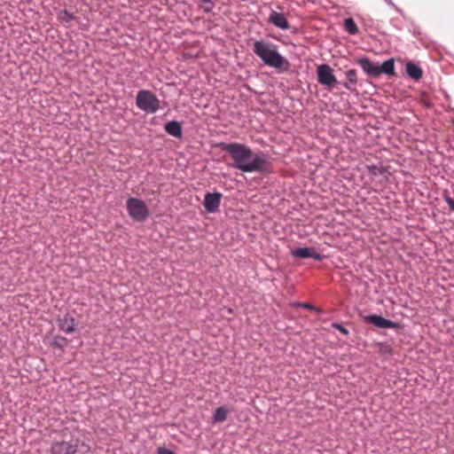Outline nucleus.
<instances>
[{
    "instance_id": "1",
    "label": "nucleus",
    "mask_w": 454,
    "mask_h": 454,
    "mask_svg": "<svg viewBox=\"0 0 454 454\" xmlns=\"http://www.w3.org/2000/svg\"><path fill=\"white\" fill-rule=\"evenodd\" d=\"M220 147L228 153L233 163L231 167L242 172L269 173L272 164L269 157L263 153H254L248 146L240 143H222Z\"/></svg>"
},
{
    "instance_id": "2",
    "label": "nucleus",
    "mask_w": 454,
    "mask_h": 454,
    "mask_svg": "<svg viewBox=\"0 0 454 454\" xmlns=\"http://www.w3.org/2000/svg\"><path fill=\"white\" fill-rule=\"evenodd\" d=\"M253 51L269 67L280 68L284 64H287V61L276 51L273 44L256 41L254 43Z\"/></svg>"
},
{
    "instance_id": "3",
    "label": "nucleus",
    "mask_w": 454,
    "mask_h": 454,
    "mask_svg": "<svg viewBox=\"0 0 454 454\" xmlns=\"http://www.w3.org/2000/svg\"><path fill=\"white\" fill-rule=\"evenodd\" d=\"M137 106L150 114L156 113L160 108V100L150 90H139L136 98Z\"/></svg>"
},
{
    "instance_id": "4",
    "label": "nucleus",
    "mask_w": 454,
    "mask_h": 454,
    "mask_svg": "<svg viewBox=\"0 0 454 454\" xmlns=\"http://www.w3.org/2000/svg\"><path fill=\"white\" fill-rule=\"evenodd\" d=\"M126 206L129 216L135 221L144 222L149 216L147 206L139 199L129 198Z\"/></svg>"
},
{
    "instance_id": "5",
    "label": "nucleus",
    "mask_w": 454,
    "mask_h": 454,
    "mask_svg": "<svg viewBox=\"0 0 454 454\" xmlns=\"http://www.w3.org/2000/svg\"><path fill=\"white\" fill-rule=\"evenodd\" d=\"M317 82L328 90H332L338 83L333 68L326 64L319 65L317 68Z\"/></svg>"
},
{
    "instance_id": "6",
    "label": "nucleus",
    "mask_w": 454,
    "mask_h": 454,
    "mask_svg": "<svg viewBox=\"0 0 454 454\" xmlns=\"http://www.w3.org/2000/svg\"><path fill=\"white\" fill-rule=\"evenodd\" d=\"M77 439L70 441H56L51 443L49 453L50 454H76L78 450Z\"/></svg>"
},
{
    "instance_id": "7",
    "label": "nucleus",
    "mask_w": 454,
    "mask_h": 454,
    "mask_svg": "<svg viewBox=\"0 0 454 454\" xmlns=\"http://www.w3.org/2000/svg\"><path fill=\"white\" fill-rule=\"evenodd\" d=\"M222 194L219 192L207 193L204 199V207L209 213H215L218 210L221 203Z\"/></svg>"
},
{
    "instance_id": "8",
    "label": "nucleus",
    "mask_w": 454,
    "mask_h": 454,
    "mask_svg": "<svg viewBox=\"0 0 454 454\" xmlns=\"http://www.w3.org/2000/svg\"><path fill=\"white\" fill-rule=\"evenodd\" d=\"M297 258H313L317 261L322 260V255L316 252L312 247H297L292 252Z\"/></svg>"
},
{
    "instance_id": "9",
    "label": "nucleus",
    "mask_w": 454,
    "mask_h": 454,
    "mask_svg": "<svg viewBox=\"0 0 454 454\" xmlns=\"http://www.w3.org/2000/svg\"><path fill=\"white\" fill-rule=\"evenodd\" d=\"M364 321L379 328H393L395 326V323L387 320L381 316L378 315H370L364 317Z\"/></svg>"
},
{
    "instance_id": "10",
    "label": "nucleus",
    "mask_w": 454,
    "mask_h": 454,
    "mask_svg": "<svg viewBox=\"0 0 454 454\" xmlns=\"http://www.w3.org/2000/svg\"><path fill=\"white\" fill-rule=\"evenodd\" d=\"M269 22L284 30L290 27L286 16L283 13L278 12L276 11H272L270 12L269 16Z\"/></svg>"
},
{
    "instance_id": "11",
    "label": "nucleus",
    "mask_w": 454,
    "mask_h": 454,
    "mask_svg": "<svg viewBox=\"0 0 454 454\" xmlns=\"http://www.w3.org/2000/svg\"><path fill=\"white\" fill-rule=\"evenodd\" d=\"M358 64L364 71L371 76L377 77L380 75L379 67L370 61L367 58L358 59Z\"/></svg>"
},
{
    "instance_id": "12",
    "label": "nucleus",
    "mask_w": 454,
    "mask_h": 454,
    "mask_svg": "<svg viewBox=\"0 0 454 454\" xmlns=\"http://www.w3.org/2000/svg\"><path fill=\"white\" fill-rule=\"evenodd\" d=\"M59 326L62 332L66 333H71L74 331V318L72 317L65 316L63 318L59 319Z\"/></svg>"
},
{
    "instance_id": "13",
    "label": "nucleus",
    "mask_w": 454,
    "mask_h": 454,
    "mask_svg": "<svg viewBox=\"0 0 454 454\" xmlns=\"http://www.w3.org/2000/svg\"><path fill=\"white\" fill-rule=\"evenodd\" d=\"M165 131L175 137H180L182 136L181 124L176 121H168L165 124Z\"/></svg>"
},
{
    "instance_id": "14",
    "label": "nucleus",
    "mask_w": 454,
    "mask_h": 454,
    "mask_svg": "<svg viewBox=\"0 0 454 454\" xmlns=\"http://www.w3.org/2000/svg\"><path fill=\"white\" fill-rule=\"evenodd\" d=\"M347 81L343 83V86L352 90V86H355L357 83V73L355 69H350L346 73Z\"/></svg>"
},
{
    "instance_id": "15",
    "label": "nucleus",
    "mask_w": 454,
    "mask_h": 454,
    "mask_svg": "<svg viewBox=\"0 0 454 454\" xmlns=\"http://www.w3.org/2000/svg\"><path fill=\"white\" fill-rule=\"evenodd\" d=\"M406 72L408 75L415 80H419L422 77V70L414 63L409 62L406 65Z\"/></svg>"
},
{
    "instance_id": "16",
    "label": "nucleus",
    "mask_w": 454,
    "mask_h": 454,
    "mask_svg": "<svg viewBox=\"0 0 454 454\" xmlns=\"http://www.w3.org/2000/svg\"><path fill=\"white\" fill-rule=\"evenodd\" d=\"M229 412L230 411L226 407L222 406L217 408L213 416L214 422L221 423L225 421Z\"/></svg>"
},
{
    "instance_id": "17",
    "label": "nucleus",
    "mask_w": 454,
    "mask_h": 454,
    "mask_svg": "<svg viewBox=\"0 0 454 454\" xmlns=\"http://www.w3.org/2000/svg\"><path fill=\"white\" fill-rule=\"evenodd\" d=\"M344 28L350 35H356L358 27L352 18H348L344 20Z\"/></svg>"
},
{
    "instance_id": "18",
    "label": "nucleus",
    "mask_w": 454,
    "mask_h": 454,
    "mask_svg": "<svg viewBox=\"0 0 454 454\" xmlns=\"http://www.w3.org/2000/svg\"><path fill=\"white\" fill-rule=\"evenodd\" d=\"M380 74L381 73L387 74H393L395 73V65L393 60L385 61L380 67H379Z\"/></svg>"
},
{
    "instance_id": "19",
    "label": "nucleus",
    "mask_w": 454,
    "mask_h": 454,
    "mask_svg": "<svg viewBox=\"0 0 454 454\" xmlns=\"http://www.w3.org/2000/svg\"><path fill=\"white\" fill-rule=\"evenodd\" d=\"M67 339L61 336H56L53 339L52 346L55 348H59L60 349H64L67 347Z\"/></svg>"
},
{
    "instance_id": "20",
    "label": "nucleus",
    "mask_w": 454,
    "mask_h": 454,
    "mask_svg": "<svg viewBox=\"0 0 454 454\" xmlns=\"http://www.w3.org/2000/svg\"><path fill=\"white\" fill-rule=\"evenodd\" d=\"M333 326L334 328H336L337 330H339L340 333H342L345 335H347L348 333V331L344 326H342L340 324L335 323V324L333 325Z\"/></svg>"
},
{
    "instance_id": "21",
    "label": "nucleus",
    "mask_w": 454,
    "mask_h": 454,
    "mask_svg": "<svg viewBox=\"0 0 454 454\" xmlns=\"http://www.w3.org/2000/svg\"><path fill=\"white\" fill-rule=\"evenodd\" d=\"M157 453L158 454H176L175 452H173L172 450H168V449H166V448H163V447H160L157 449Z\"/></svg>"
},
{
    "instance_id": "22",
    "label": "nucleus",
    "mask_w": 454,
    "mask_h": 454,
    "mask_svg": "<svg viewBox=\"0 0 454 454\" xmlns=\"http://www.w3.org/2000/svg\"><path fill=\"white\" fill-rule=\"evenodd\" d=\"M447 204L449 205L450 208L454 211V199L450 197H446L445 199Z\"/></svg>"
},
{
    "instance_id": "23",
    "label": "nucleus",
    "mask_w": 454,
    "mask_h": 454,
    "mask_svg": "<svg viewBox=\"0 0 454 454\" xmlns=\"http://www.w3.org/2000/svg\"><path fill=\"white\" fill-rule=\"evenodd\" d=\"M298 306H301L308 309H316V308L313 305H311L310 303H299Z\"/></svg>"
},
{
    "instance_id": "24",
    "label": "nucleus",
    "mask_w": 454,
    "mask_h": 454,
    "mask_svg": "<svg viewBox=\"0 0 454 454\" xmlns=\"http://www.w3.org/2000/svg\"><path fill=\"white\" fill-rule=\"evenodd\" d=\"M200 1L203 2V3H209L210 2V0H200Z\"/></svg>"
}]
</instances>
